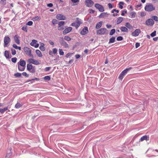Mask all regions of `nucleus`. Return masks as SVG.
Wrapping results in <instances>:
<instances>
[{"label":"nucleus","instance_id":"obj_1","mask_svg":"<svg viewBox=\"0 0 158 158\" xmlns=\"http://www.w3.org/2000/svg\"><path fill=\"white\" fill-rule=\"evenodd\" d=\"M26 63L25 60H20L17 63L19 70L20 71H24L26 67Z\"/></svg>","mask_w":158,"mask_h":158},{"label":"nucleus","instance_id":"obj_2","mask_svg":"<svg viewBox=\"0 0 158 158\" xmlns=\"http://www.w3.org/2000/svg\"><path fill=\"white\" fill-rule=\"evenodd\" d=\"M82 23L81 22V20L77 18L76 19V22H75L72 23L71 24V26L75 27L76 29H77Z\"/></svg>","mask_w":158,"mask_h":158},{"label":"nucleus","instance_id":"obj_3","mask_svg":"<svg viewBox=\"0 0 158 158\" xmlns=\"http://www.w3.org/2000/svg\"><path fill=\"white\" fill-rule=\"evenodd\" d=\"M132 69V68L131 67L128 68L126 69H125L120 74L118 77V79L122 80L124 76L127 74V72L129 70Z\"/></svg>","mask_w":158,"mask_h":158},{"label":"nucleus","instance_id":"obj_4","mask_svg":"<svg viewBox=\"0 0 158 158\" xmlns=\"http://www.w3.org/2000/svg\"><path fill=\"white\" fill-rule=\"evenodd\" d=\"M145 10L148 12H151L154 10L155 8L153 5L151 4L147 5L144 8Z\"/></svg>","mask_w":158,"mask_h":158},{"label":"nucleus","instance_id":"obj_5","mask_svg":"<svg viewBox=\"0 0 158 158\" xmlns=\"http://www.w3.org/2000/svg\"><path fill=\"white\" fill-rule=\"evenodd\" d=\"M107 33V30L105 28H102L97 30L96 34L97 35H104Z\"/></svg>","mask_w":158,"mask_h":158},{"label":"nucleus","instance_id":"obj_6","mask_svg":"<svg viewBox=\"0 0 158 158\" xmlns=\"http://www.w3.org/2000/svg\"><path fill=\"white\" fill-rule=\"evenodd\" d=\"M23 50L26 54L29 56L33 57V56L31 54V50L27 47H24L23 48Z\"/></svg>","mask_w":158,"mask_h":158},{"label":"nucleus","instance_id":"obj_7","mask_svg":"<svg viewBox=\"0 0 158 158\" xmlns=\"http://www.w3.org/2000/svg\"><path fill=\"white\" fill-rule=\"evenodd\" d=\"M27 70L31 73H34L35 70L33 65L30 64H27Z\"/></svg>","mask_w":158,"mask_h":158},{"label":"nucleus","instance_id":"obj_8","mask_svg":"<svg viewBox=\"0 0 158 158\" xmlns=\"http://www.w3.org/2000/svg\"><path fill=\"white\" fill-rule=\"evenodd\" d=\"M27 62L30 63H32L35 65H39L40 62L37 60L33 58H30L27 60Z\"/></svg>","mask_w":158,"mask_h":158},{"label":"nucleus","instance_id":"obj_9","mask_svg":"<svg viewBox=\"0 0 158 158\" xmlns=\"http://www.w3.org/2000/svg\"><path fill=\"white\" fill-rule=\"evenodd\" d=\"M60 44L63 46L64 48H67L69 47V45L65 41L63 37L60 38Z\"/></svg>","mask_w":158,"mask_h":158},{"label":"nucleus","instance_id":"obj_10","mask_svg":"<svg viewBox=\"0 0 158 158\" xmlns=\"http://www.w3.org/2000/svg\"><path fill=\"white\" fill-rule=\"evenodd\" d=\"M85 5L88 7H91L94 4V2L91 0H86L85 1Z\"/></svg>","mask_w":158,"mask_h":158},{"label":"nucleus","instance_id":"obj_11","mask_svg":"<svg viewBox=\"0 0 158 158\" xmlns=\"http://www.w3.org/2000/svg\"><path fill=\"white\" fill-rule=\"evenodd\" d=\"M95 7L99 11L102 12L104 11L103 6L99 4L96 3L95 4Z\"/></svg>","mask_w":158,"mask_h":158},{"label":"nucleus","instance_id":"obj_12","mask_svg":"<svg viewBox=\"0 0 158 158\" xmlns=\"http://www.w3.org/2000/svg\"><path fill=\"white\" fill-rule=\"evenodd\" d=\"M4 47H6L8 45V44L10 42V38L7 36H6L4 37Z\"/></svg>","mask_w":158,"mask_h":158},{"label":"nucleus","instance_id":"obj_13","mask_svg":"<svg viewBox=\"0 0 158 158\" xmlns=\"http://www.w3.org/2000/svg\"><path fill=\"white\" fill-rule=\"evenodd\" d=\"M154 22L152 19H148L145 22L146 24L148 26H152L154 24Z\"/></svg>","mask_w":158,"mask_h":158},{"label":"nucleus","instance_id":"obj_14","mask_svg":"<svg viewBox=\"0 0 158 158\" xmlns=\"http://www.w3.org/2000/svg\"><path fill=\"white\" fill-rule=\"evenodd\" d=\"M31 46L34 47L35 48H38L39 46V44L37 43V41L35 40H33L32 42L30 43Z\"/></svg>","mask_w":158,"mask_h":158},{"label":"nucleus","instance_id":"obj_15","mask_svg":"<svg viewBox=\"0 0 158 158\" xmlns=\"http://www.w3.org/2000/svg\"><path fill=\"white\" fill-rule=\"evenodd\" d=\"M140 32L141 31L139 29H136L132 33L131 35L133 36H137L139 35V34L140 33Z\"/></svg>","mask_w":158,"mask_h":158},{"label":"nucleus","instance_id":"obj_16","mask_svg":"<svg viewBox=\"0 0 158 158\" xmlns=\"http://www.w3.org/2000/svg\"><path fill=\"white\" fill-rule=\"evenodd\" d=\"M88 31V28L87 27H85L80 32V34L82 35H85Z\"/></svg>","mask_w":158,"mask_h":158},{"label":"nucleus","instance_id":"obj_17","mask_svg":"<svg viewBox=\"0 0 158 158\" xmlns=\"http://www.w3.org/2000/svg\"><path fill=\"white\" fill-rule=\"evenodd\" d=\"M56 18L59 20H64L66 19V17L61 14H58L56 16Z\"/></svg>","mask_w":158,"mask_h":158},{"label":"nucleus","instance_id":"obj_18","mask_svg":"<svg viewBox=\"0 0 158 158\" xmlns=\"http://www.w3.org/2000/svg\"><path fill=\"white\" fill-rule=\"evenodd\" d=\"M72 28L71 27H69L66 28L63 31V34L65 35L70 32L72 30Z\"/></svg>","mask_w":158,"mask_h":158},{"label":"nucleus","instance_id":"obj_19","mask_svg":"<svg viewBox=\"0 0 158 158\" xmlns=\"http://www.w3.org/2000/svg\"><path fill=\"white\" fill-rule=\"evenodd\" d=\"M20 38V37L17 35H15L14 37L15 42L18 44H19L20 43L19 40Z\"/></svg>","mask_w":158,"mask_h":158},{"label":"nucleus","instance_id":"obj_20","mask_svg":"<svg viewBox=\"0 0 158 158\" xmlns=\"http://www.w3.org/2000/svg\"><path fill=\"white\" fill-rule=\"evenodd\" d=\"M149 139V137L148 135H145L142 137L140 139L141 141H143L144 140H148Z\"/></svg>","mask_w":158,"mask_h":158},{"label":"nucleus","instance_id":"obj_21","mask_svg":"<svg viewBox=\"0 0 158 158\" xmlns=\"http://www.w3.org/2000/svg\"><path fill=\"white\" fill-rule=\"evenodd\" d=\"M4 55L7 59L10 58L11 57V55L10 56V53L8 51H5Z\"/></svg>","mask_w":158,"mask_h":158},{"label":"nucleus","instance_id":"obj_22","mask_svg":"<svg viewBox=\"0 0 158 158\" xmlns=\"http://www.w3.org/2000/svg\"><path fill=\"white\" fill-rule=\"evenodd\" d=\"M108 15V14L107 13L103 12L100 14V15L99 16V18H104L107 17Z\"/></svg>","mask_w":158,"mask_h":158},{"label":"nucleus","instance_id":"obj_23","mask_svg":"<svg viewBox=\"0 0 158 158\" xmlns=\"http://www.w3.org/2000/svg\"><path fill=\"white\" fill-rule=\"evenodd\" d=\"M102 21L98 23H97L96 24V26L95 27V28L96 29H98L100 28L102 25Z\"/></svg>","mask_w":158,"mask_h":158},{"label":"nucleus","instance_id":"obj_24","mask_svg":"<svg viewBox=\"0 0 158 158\" xmlns=\"http://www.w3.org/2000/svg\"><path fill=\"white\" fill-rule=\"evenodd\" d=\"M35 53L38 57H41L42 56V54L39 50H36Z\"/></svg>","mask_w":158,"mask_h":158},{"label":"nucleus","instance_id":"obj_25","mask_svg":"<svg viewBox=\"0 0 158 158\" xmlns=\"http://www.w3.org/2000/svg\"><path fill=\"white\" fill-rule=\"evenodd\" d=\"M122 32H127L128 30L127 28L125 27H121L120 28Z\"/></svg>","mask_w":158,"mask_h":158},{"label":"nucleus","instance_id":"obj_26","mask_svg":"<svg viewBox=\"0 0 158 158\" xmlns=\"http://www.w3.org/2000/svg\"><path fill=\"white\" fill-rule=\"evenodd\" d=\"M44 44L43 43H41L40 46L39 48L42 51H44L45 50V48L44 47Z\"/></svg>","mask_w":158,"mask_h":158},{"label":"nucleus","instance_id":"obj_27","mask_svg":"<svg viewBox=\"0 0 158 158\" xmlns=\"http://www.w3.org/2000/svg\"><path fill=\"white\" fill-rule=\"evenodd\" d=\"M123 20V18L122 17H118L117 21V24H118L121 23Z\"/></svg>","mask_w":158,"mask_h":158},{"label":"nucleus","instance_id":"obj_28","mask_svg":"<svg viewBox=\"0 0 158 158\" xmlns=\"http://www.w3.org/2000/svg\"><path fill=\"white\" fill-rule=\"evenodd\" d=\"M8 109V107H6L3 109H0V112L1 114H2L5 112V111L7 110Z\"/></svg>","mask_w":158,"mask_h":158},{"label":"nucleus","instance_id":"obj_29","mask_svg":"<svg viewBox=\"0 0 158 158\" xmlns=\"http://www.w3.org/2000/svg\"><path fill=\"white\" fill-rule=\"evenodd\" d=\"M115 40V37H112L110 38L109 40V44L112 43L114 42Z\"/></svg>","mask_w":158,"mask_h":158},{"label":"nucleus","instance_id":"obj_30","mask_svg":"<svg viewBox=\"0 0 158 158\" xmlns=\"http://www.w3.org/2000/svg\"><path fill=\"white\" fill-rule=\"evenodd\" d=\"M125 26L126 27H127L130 29H131L132 28V26L129 23H127L125 24Z\"/></svg>","mask_w":158,"mask_h":158},{"label":"nucleus","instance_id":"obj_31","mask_svg":"<svg viewBox=\"0 0 158 158\" xmlns=\"http://www.w3.org/2000/svg\"><path fill=\"white\" fill-rule=\"evenodd\" d=\"M22 105L19 103L18 102L15 106V108H19L22 106Z\"/></svg>","mask_w":158,"mask_h":158},{"label":"nucleus","instance_id":"obj_32","mask_svg":"<svg viewBox=\"0 0 158 158\" xmlns=\"http://www.w3.org/2000/svg\"><path fill=\"white\" fill-rule=\"evenodd\" d=\"M124 4V2H120L118 4L119 8L121 9H122L123 8V5Z\"/></svg>","mask_w":158,"mask_h":158},{"label":"nucleus","instance_id":"obj_33","mask_svg":"<svg viewBox=\"0 0 158 158\" xmlns=\"http://www.w3.org/2000/svg\"><path fill=\"white\" fill-rule=\"evenodd\" d=\"M59 53L60 55L62 56L64 54V52H63L62 49H59Z\"/></svg>","mask_w":158,"mask_h":158},{"label":"nucleus","instance_id":"obj_34","mask_svg":"<svg viewBox=\"0 0 158 158\" xmlns=\"http://www.w3.org/2000/svg\"><path fill=\"white\" fill-rule=\"evenodd\" d=\"M115 30L114 29H112L110 33V35H113L115 32Z\"/></svg>","mask_w":158,"mask_h":158},{"label":"nucleus","instance_id":"obj_35","mask_svg":"<svg viewBox=\"0 0 158 158\" xmlns=\"http://www.w3.org/2000/svg\"><path fill=\"white\" fill-rule=\"evenodd\" d=\"M130 15H131V18H133L135 17L136 15V13L135 12H131Z\"/></svg>","mask_w":158,"mask_h":158},{"label":"nucleus","instance_id":"obj_36","mask_svg":"<svg viewBox=\"0 0 158 158\" xmlns=\"http://www.w3.org/2000/svg\"><path fill=\"white\" fill-rule=\"evenodd\" d=\"M64 21H60L58 23V26H63L64 25Z\"/></svg>","mask_w":158,"mask_h":158},{"label":"nucleus","instance_id":"obj_37","mask_svg":"<svg viewBox=\"0 0 158 158\" xmlns=\"http://www.w3.org/2000/svg\"><path fill=\"white\" fill-rule=\"evenodd\" d=\"M21 76V74L19 73H15L14 74V76L16 77H19Z\"/></svg>","mask_w":158,"mask_h":158},{"label":"nucleus","instance_id":"obj_38","mask_svg":"<svg viewBox=\"0 0 158 158\" xmlns=\"http://www.w3.org/2000/svg\"><path fill=\"white\" fill-rule=\"evenodd\" d=\"M39 17L37 16L35 17H33L32 18V20L33 21L38 20L39 19Z\"/></svg>","mask_w":158,"mask_h":158},{"label":"nucleus","instance_id":"obj_39","mask_svg":"<svg viewBox=\"0 0 158 158\" xmlns=\"http://www.w3.org/2000/svg\"><path fill=\"white\" fill-rule=\"evenodd\" d=\"M64 39L67 41H70L71 40V39L70 37L68 36H65L64 37Z\"/></svg>","mask_w":158,"mask_h":158},{"label":"nucleus","instance_id":"obj_40","mask_svg":"<svg viewBox=\"0 0 158 158\" xmlns=\"http://www.w3.org/2000/svg\"><path fill=\"white\" fill-rule=\"evenodd\" d=\"M44 79L46 80L49 81L50 80V76H47L44 77Z\"/></svg>","mask_w":158,"mask_h":158},{"label":"nucleus","instance_id":"obj_41","mask_svg":"<svg viewBox=\"0 0 158 158\" xmlns=\"http://www.w3.org/2000/svg\"><path fill=\"white\" fill-rule=\"evenodd\" d=\"M17 60V59L16 57L12 58L11 59V61L14 63H15L16 62Z\"/></svg>","mask_w":158,"mask_h":158},{"label":"nucleus","instance_id":"obj_42","mask_svg":"<svg viewBox=\"0 0 158 158\" xmlns=\"http://www.w3.org/2000/svg\"><path fill=\"white\" fill-rule=\"evenodd\" d=\"M33 23L32 21H29L26 24V25H27L28 26H31L33 24Z\"/></svg>","mask_w":158,"mask_h":158},{"label":"nucleus","instance_id":"obj_43","mask_svg":"<svg viewBox=\"0 0 158 158\" xmlns=\"http://www.w3.org/2000/svg\"><path fill=\"white\" fill-rule=\"evenodd\" d=\"M22 30H23L24 31L27 32V26H23L22 28Z\"/></svg>","mask_w":158,"mask_h":158},{"label":"nucleus","instance_id":"obj_44","mask_svg":"<svg viewBox=\"0 0 158 158\" xmlns=\"http://www.w3.org/2000/svg\"><path fill=\"white\" fill-rule=\"evenodd\" d=\"M11 53L13 55H15L16 54V51L15 50L12 48L11 49Z\"/></svg>","mask_w":158,"mask_h":158},{"label":"nucleus","instance_id":"obj_45","mask_svg":"<svg viewBox=\"0 0 158 158\" xmlns=\"http://www.w3.org/2000/svg\"><path fill=\"white\" fill-rule=\"evenodd\" d=\"M156 31H154L153 32H152L151 34V36L152 37H153L155 36L156 35Z\"/></svg>","mask_w":158,"mask_h":158},{"label":"nucleus","instance_id":"obj_46","mask_svg":"<svg viewBox=\"0 0 158 158\" xmlns=\"http://www.w3.org/2000/svg\"><path fill=\"white\" fill-rule=\"evenodd\" d=\"M53 53L54 54H56L57 52V49L56 48H54L52 49Z\"/></svg>","mask_w":158,"mask_h":158},{"label":"nucleus","instance_id":"obj_47","mask_svg":"<svg viewBox=\"0 0 158 158\" xmlns=\"http://www.w3.org/2000/svg\"><path fill=\"white\" fill-rule=\"evenodd\" d=\"M52 23L53 24H55L57 23V20L55 19H53L52 21Z\"/></svg>","mask_w":158,"mask_h":158},{"label":"nucleus","instance_id":"obj_48","mask_svg":"<svg viewBox=\"0 0 158 158\" xmlns=\"http://www.w3.org/2000/svg\"><path fill=\"white\" fill-rule=\"evenodd\" d=\"M123 40V38L122 36H119L117 38V40L118 41H121Z\"/></svg>","mask_w":158,"mask_h":158},{"label":"nucleus","instance_id":"obj_49","mask_svg":"<svg viewBox=\"0 0 158 158\" xmlns=\"http://www.w3.org/2000/svg\"><path fill=\"white\" fill-rule=\"evenodd\" d=\"M22 75L24 76H25L27 77H29V75L28 74H27L26 72H23L22 73Z\"/></svg>","mask_w":158,"mask_h":158},{"label":"nucleus","instance_id":"obj_50","mask_svg":"<svg viewBox=\"0 0 158 158\" xmlns=\"http://www.w3.org/2000/svg\"><path fill=\"white\" fill-rule=\"evenodd\" d=\"M73 54V53H67L65 56L67 58L69 57L70 56H72V55Z\"/></svg>","mask_w":158,"mask_h":158},{"label":"nucleus","instance_id":"obj_51","mask_svg":"<svg viewBox=\"0 0 158 158\" xmlns=\"http://www.w3.org/2000/svg\"><path fill=\"white\" fill-rule=\"evenodd\" d=\"M64 29L63 26H59L58 27V29L60 31H61Z\"/></svg>","mask_w":158,"mask_h":158},{"label":"nucleus","instance_id":"obj_52","mask_svg":"<svg viewBox=\"0 0 158 158\" xmlns=\"http://www.w3.org/2000/svg\"><path fill=\"white\" fill-rule=\"evenodd\" d=\"M153 19L154 20L156 21H158V17L156 16H154L153 17Z\"/></svg>","mask_w":158,"mask_h":158},{"label":"nucleus","instance_id":"obj_53","mask_svg":"<svg viewBox=\"0 0 158 158\" xmlns=\"http://www.w3.org/2000/svg\"><path fill=\"white\" fill-rule=\"evenodd\" d=\"M146 15L145 13L144 12H140V16L143 17L145 16Z\"/></svg>","mask_w":158,"mask_h":158},{"label":"nucleus","instance_id":"obj_54","mask_svg":"<svg viewBox=\"0 0 158 158\" xmlns=\"http://www.w3.org/2000/svg\"><path fill=\"white\" fill-rule=\"evenodd\" d=\"M108 6L110 9H111L113 7L112 5L110 3H109L108 4Z\"/></svg>","mask_w":158,"mask_h":158},{"label":"nucleus","instance_id":"obj_55","mask_svg":"<svg viewBox=\"0 0 158 158\" xmlns=\"http://www.w3.org/2000/svg\"><path fill=\"white\" fill-rule=\"evenodd\" d=\"M51 67H46L45 69V71H49L50 69H51Z\"/></svg>","mask_w":158,"mask_h":158},{"label":"nucleus","instance_id":"obj_56","mask_svg":"<svg viewBox=\"0 0 158 158\" xmlns=\"http://www.w3.org/2000/svg\"><path fill=\"white\" fill-rule=\"evenodd\" d=\"M89 13H94L95 12L94 10H93L92 9H89Z\"/></svg>","mask_w":158,"mask_h":158},{"label":"nucleus","instance_id":"obj_57","mask_svg":"<svg viewBox=\"0 0 158 158\" xmlns=\"http://www.w3.org/2000/svg\"><path fill=\"white\" fill-rule=\"evenodd\" d=\"M140 46V44L138 43H137L135 44V47L136 48H138Z\"/></svg>","mask_w":158,"mask_h":158},{"label":"nucleus","instance_id":"obj_58","mask_svg":"<svg viewBox=\"0 0 158 158\" xmlns=\"http://www.w3.org/2000/svg\"><path fill=\"white\" fill-rule=\"evenodd\" d=\"M12 46L14 48H15L16 49H17L18 46H17L16 44H13V45Z\"/></svg>","mask_w":158,"mask_h":158},{"label":"nucleus","instance_id":"obj_59","mask_svg":"<svg viewBox=\"0 0 158 158\" xmlns=\"http://www.w3.org/2000/svg\"><path fill=\"white\" fill-rule=\"evenodd\" d=\"M75 57L76 59H77L80 57V55L79 54H77L75 55Z\"/></svg>","mask_w":158,"mask_h":158},{"label":"nucleus","instance_id":"obj_60","mask_svg":"<svg viewBox=\"0 0 158 158\" xmlns=\"http://www.w3.org/2000/svg\"><path fill=\"white\" fill-rule=\"evenodd\" d=\"M47 6L48 7H52L53 6V4L52 3H50L48 4Z\"/></svg>","mask_w":158,"mask_h":158},{"label":"nucleus","instance_id":"obj_61","mask_svg":"<svg viewBox=\"0 0 158 158\" xmlns=\"http://www.w3.org/2000/svg\"><path fill=\"white\" fill-rule=\"evenodd\" d=\"M49 43L51 45H53L54 44V42L52 40H49Z\"/></svg>","mask_w":158,"mask_h":158},{"label":"nucleus","instance_id":"obj_62","mask_svg":"<svg viewBox=\"0 0 158 158\" xmlns=\"http://www.w3.org/2000/svg\"><path fill=\"white\" fill-rule=\"evenodd\" d=\"M127 13V11H125L123 10L122 11L121 15L122 16H123L125 14Z\"/></svg>","mask_w":158,"mask_h":158},{"label":"nucleus","instance_id":"obj_63","mask_svg":"<svg viewBox=\"0 0 158 158\" xmlns=\"http://www.w3.org/2000/svg\"><path fill=\"white\" fill-rule=\"evenodd\" d=\"M71 1L73 3H76L79 2V0H71Z\"/></svg>","mask_w":158,"mask_h":158},{"label":"nucleus","instance_id":"obj_64","mask_svg":"<svg viewBox=\"0 0 158 158\" xmlns=\"http://www.w3.org/2000/svg\"><path fill=\"white\" fill-rule=\"evenodd\" d=\"M106 26L108 28H110L112 27V26L110 25L107 24Z\"/></svg>","mask_w":158,"mask_h":158}]
</instances>
